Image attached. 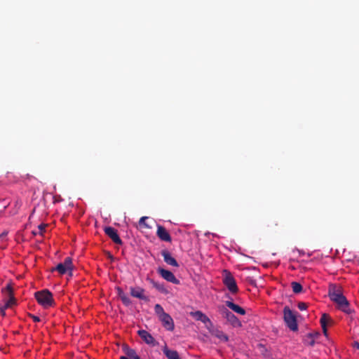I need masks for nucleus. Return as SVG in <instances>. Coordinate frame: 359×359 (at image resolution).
Masks as SVG:
<instances>
[{"mask_svg": "<svg viewBox=\"0 0 359 359\" xmlns=\"http://www.w3.org/2000/svg\"><path fill=\"white\" fill-rule=\"evenodd\" d=\"M211 334L224 342H226L229 340L228 336L226 334H224L222 330H219L218 329L212 330V333Z\"/></svg>", "mask_w": 359, "mask_h": 359, "instance_id": "nucleus-17", "label": "nucleus"}, {"mask_svg": "<svg viewBox=\"0 0 359 359\" xmlns=\"http://www.w3.org/2000/svg\"><path fill=\"white\" fill-rule=\"evenodd\" d=\"M290 285L292 289V292H302L303 289L302 285L298 282L293 281Z\"/></svg>", "mask_w": 359, "mask_h": 359, "instance_id": "nucleus-20", "label": "nucleus"}, {"mask_svg": "<svg viewBox=\"0 0 359 359\" xmlns=\"http://www.w3.org/2000/svg\"><path fill=\"white\" fill-rule=\"evenodd\" d=\"M6 292H13V290H15L11 283L6 284ZM1 292H5V291L4 290H2Z\"/></svg>", "mask_w": 359, "mask_h": 359, "instance_id": "nucleus-29", "label": "nucleus"}, {"mask_svg": "<svg viewBox=\"0 0 359 359\" xmlns=\"http://www.w3.org/2000/svg\"><path fill=\"white\" fill-rule=\"evenodd\" d=\"M131 296L140 299H147V297L144 293H130Z\"/></svg>", "mask_w": 359, "mask_h": 359, "instance_id": "nucleus-26", "label": "nucleus"}, {"mask_svg": "<svg viewBox=\"0 0 359 359\" xmlns=\"http://www.w3.org/2000/svg\"><path fill=\"white\" fill-rule=\"evenodd\" d=\"M122 349L127 357L130 358V359H133L137 355L136 351L134 349L130 348L127 344H123Z\"/></svg>", "mask_w": 359, "mask_h": 359, "instance_id": "nucleus-18", "label": "nucleus"}, {"mask_svg": "<svg viewBox=\"0 0 359 359\" xmlns=\"http://www.w3.org/2000/svg\"><path fill=\"white\" fill-rule=\"evenodd\" d=\"M342 289L340 285L338 284H330L329 285L328 292H341Z\"/></svg>", "mask_w": 359, "mask_h": 359, "instance_id": "nucleus-23", "label": "nucleus"}, {"mask_svg": "<svg viewBox=\"0 0 359 359\" xmlns=\"http://www.w3.org/2000/svg\"><path fill=\"white\" fill-rule=\"evenodd\" d=\"M120 359H128L127 356H121Z\"/></svg>", "mask_w": 359, "mask_h": 359, "instance_id": "nucleus-37", "label": "nucleus"}, {"mask_svg": "<svg viewBox=\"0 0 359 359\" xmlns=\"http://www.w3.org/2000/svg\"><path fill=\"white\" fill-rule=\"evenodd\" d=\"M224 317L226 318L228 322L231 323V325H233L235 327H241V322L238 320V318L231 311L228 310H225L224 311Z\"/></svg>", "mask_w": 359, "mask_h": 359, "instance_id": "nucleus-12", "label": "nucleus"}, {"mask_svg": "<svg viewBox=\"0 0 359 359\" xmlns=\"http://www.w3.org/2000/svg\"><path fill=\"white\" fill-rule=\"evenodd\" d=\"M163 352L168 359H181L177 351L170 350L166 346L163 348Z\"/></svg>", "mask_w": 359, "mask_h": 359, "instance_id": "nucleus-16", "label": "nucleus"}, {"mask_svg": "<svg viewBox=\"0 0 359 359\" xmlns=\"http://www.w3.org/2000/svg\"><path fill=\"white\" fill-rule=\"evenodd\" d=\"M209 320L210 318L205 314L203 313L201 321L205 324L209 323Z\"/></svg>", "mask_w": 359, "mask_h": 359, "instance_id": "nucleus-30", "label": "nucleus"}, {"mask_svg": "<svg viewBox=\"0 0 359 359\" xmlns=\"http://www.w3.org/2000/svg\"><path fill=\"white\" fill-rule=\"evenodd\" d=\"M226 305L229 308L231 309V310H233L234 312L240 314V315H245V311L244 309H243L242 307H241L240 306L234 304L233 302H230V301H226Z\"/></svg>", "mask_w": 359, "mask_h": 359, "instance_id": "nucleus-15", "label": "nucleus"}, {"mask_svg": "<svg viewBox=\"0 0 359 359\" xmlns=\"http://www.w3.org/2000/svg\"><path fill=\"white\" fill-rule=\"evenodd\" d=\"M160 321L162 323L163 326L169 331H172L174 330V321L172 317L168 313H165L158 318Z\"/></svg>", "mask_w": 359, "mask_h": 359, "instance_id": "nucleus-8", "label": "nucleus"}, {"mask_svg": "<svg viewBox=\"0 0 359 359\" xmlns=\"http://www.w3.org/2000/svg\"><path fill=\"white\" fill-rule=\"evenodd\" d=\"M250 284H251V285H252L253 287L257 288V289H258V290L259 289V288L257 287V284H256V283H255V280H251V281H250Z\"/></svg>", "mask_w": 359, "mask_h": 359, "instance_id": "nucleus-34", "label": "nucleus"}, {"mask_svg": "<svg viewBox=\"0 0 359 359\" xmlns=\"http://www.w3.org/2000/svg\"><path fill=\"white\" fill-rule=\"evenodd\" d=\"M6 236H7V233L3 232L2 233L0 234V240L3 241V240L6 239Z\"/></svg>", "mask_w": 359, "mask_h": 359, "instance_id": "nucleus-32", "label": "nucleus"}, {"mask_svg": "<svg viewBox=\"0 0 359 359\" xmlns=\"http://www.w3.org/2000/svg\"><path fill=\"white\" fill-rule=\"evenodd\" d=\"M46 226H47V224H41L39 225L38 229H39V233L40 235H43V232L46 230Z\"/></svg>", "mask_w": 359, "mask_h": 359, "instance_id": "nucleus-27", "label": "nucleus"}, {"mask_svg": "<svg viewBox=\"0 0 359 359\" xmlns=\"http://www.w3.org/2000/svg\"><path fill=\"white\" fill-rule=\"evenodd\" d=\"M154 311L158 318L161 317V316L164 315L165 313H166L164 311L163 307L158 304L155 305Z\"/></svg>", "mask_w": 359, "mask_h": 359, "instance_id": "nucleus-21", "label": "nucleus"}, {"mask_svg": "<svg viewBox=\"0 0 359 359\" xmlns=\"http://www.w3.org/2000/svg\"><path fill=\"white\" fill-rule=\"evenodd\" d=\"M104 231L105 234L110 238L112 241L118 245H121L123 243L121 239L120 238L117 230L111 226H106L104 229Z\"/></svg>", "mask_w": 359, "mask_h": 359, "instance_id": "nucleus-7", "label": "nucleus"}, {"mask_svg": "<svg viewBox=\"0 0 359 359\" xmlns=\"http://www.w3.org/2000/svg\"><path fill=\"white\" fill-rule=\"evenodd\" d=\"M133 359H141L139 355H136L135 358H133Z\"/></svg>", "mask_w": 359, "mask_h": 359, "instance_id": "nucleus-38", "label": "nucleus"}, {"mask_svg": "<svg viewBox=\"0 0 359 359\" xmlns=\"http://www.w3.org/2000/svg\"><path fill=\"white\" fill-rule=\"evenodd\" d=\"M283 320L286 326L293 332L298 330V324L296 313L292 311L289 306H285L283 309Z\"/></svg>", "mask_w": 359, "mask_h": 359, "instance_id": "nucleus-2", "label": "nucleus"}, {"mask_svg": "<svg viewBox=\"0 0 359 359\" xmlns=\"http://www.w3.org/2000/svg\"><path fill=\"white\" fill-rule=\"evenodd\" d=\"M149 217H146V216H144V217H142L140 220H139V225L140 227H144V228H146V229H150L151 226H149L147 224V223L146 222V220L148 219Z\"/></svg>", "mask_w": 359, "mask_h": 359, "instance_id": "nucleus-22", "label": "nucleus"}, {"mask_svg": "<svg viewBox=\"0 0 359 359\" xmlns=\"http://www.w3.org/2000/svg\"><path fill=\"white\" fill-rule=\"evenodd\" d=\"M118 298L120 299L126 306H129L131 303L128 293H118Z\"/></svg>", "mask_w": 359, "mask_h": 359, "instance_id": "nucleus-19", "label": "nucleus"}, {"mask_svg": "<svg viewBox=\"0 0 359 359\" xmlns=\"http://www.w3.org/2000/svg\"><path fill=\"white\" fill-rule=\"evenodd\" d=\"M158 273L159 274L166 280L172 283H177L179 281L175 278L174 274L166 269H158Z\"/></svg>", "mask_w": 359, "mask_h": 359, "instance_id": "nucleus-13", "label": "nucleus"}, {"mask_svg": "<svg viewBox=\"0 0 359 359\" xmlns=\"http://www.w3.org/2000/svg\"><path fill=\"white\" fill-rule=\"evenodd\" d=\"M205 326L210 334L212 333V330H215L217 329L214 327L210 320H209V323H205Z\"/></svg>", "mask_w": 359, "mask_h": 359, "instance_id": "nucleus-25", "label": "nucleus"}, {"mask_svg": "<svg viewBox=\"0 0 359 359\" xmlns=\"http://www.w3.org/2000/svg\"><path fill=\"white\" fill-rule=\"evenodd\" d=\"M107 257L108 259H109L111 261H114V256L110 253V252H107Z\"/></svg>", "mask_w": 359, "mask_h": 359, "instance_id": "nucleus-33", "label": "nucleus"}, {"mask_svg": "<svg viewBox=\"0 0 359 359\" xmlns=\"http://www.w3.org/2000/svg\"><path fill=\"white\" fill-rule=\"evenodd\" d=\"M161 255L163 257L164 262L167 264L172 266H175V267L179 266V264H178L177 260L171 256L170 253L168 250H162Z\"/></svg>", "mask_w": 359, "mask_h": 359, "instance_id": "nucleus-14", "label": "nucleus"}, {"mask_svg": "<svg viewBox=\"0 0 359 359\" xmlns=\"http://www.w3.org/2000/svg\"><path fill=\"white\" fill-rule=\"evenodd\" d=\"M34 297L44 309H48L55 304L52 293H34Z\"/></svg>", "mask_w": 359, "mask_h": 359, "instance_id": "nucleus-3", "label": "nucleus"}, {"mask_svg": "<svg viewBox=\"0 0 359 359\" xmlns=\"http://www.w3.org/2000/svg\"><path fill=\"white\" fill-rule=\"evenodd\" d=\"M190 315L194 318H195L196 320H199L201 321V318H202V316L203 315V313L201 312V311H194V312H191L190 313Z\"/></svg>", "mask_w": 359, "mask_h": 359, "instance_id": "nucleus-24", "label": "nucleus"}, {"mask_svg": "<svg viewBox=\"0 0 359 359\" xmlns=\"http://www.w3.org/2000/svg\"><path fill=\"white\" fill-rule=\"evenodd\" d=\"M313 344H314V341L313 340V341H311L310 345L313 346Z\"/></svg>", "mask_w": 359, "mask_h": 359, "instance_id": "nucleus-39", "label": "nucleus"}, {"mask_svg": "<svg viewBox=\"0 0 359 359\" xmlns=\"http://www.w3.org/2000/svg\"><path fill=\"white\" fill-rule=\"evenodd\" d=\"M138 334L146 344L152 346H155L158 344L155 339L147 331L140 330L138 331Z\"/></svg>", "mask_w": 359, "mask_h": 359, "instance_id": "nucleus-9", "label": "nucleus"}, {"mask_svg": "<svg viewBox=\"0 0 359 359\" xmlns=\"http://www.w3.org/2000/svg\"><path fill=\"white\" fill-rule=\"evenodd\" d=\"M156 235L158 238L163 241L165 242H171L172 238L168 233V231L165 229V228L161 225H157V231Z\"/></svg>", "mask_w": 359, "mask_h": 359, "instance_id": "nucleus-11", "label": "nucleus"}, {"mask_svg": "<svg viewBox=\"0 0 359 359\" xmlns=\"http://www.w3.org/2000/svg\"><path fill=\"white\" fill-rule=\"evenodd\" d=\"M72 269V261L70 257H66L63 263L58 264L55 268L52 269V271H57L60 274H65L68 270Z\"/></svg>", "mask_w": 359, "mask_h": 359, "instance_id": "nucleus-6", "label": "nucleus"}, {"mask_svg": "<svg viewBox=\"0 0 359 359\" xmlns=\"http://www.w3.org/2000/svg\"><path fill=\"white\" fill-rule=\"evenodd\" d=\"M29 316L36 323L40 321V318L36 316L29 313Z\"/></svg>", "mask_w": 359, "mask_h": 359, "instance_id": "nucleus-31", "label": "nucleus"}, {"mask_svg": "<svg viewBox=\"0 0 359 359\" xmlns=\"http://www.w3.org/2000/svg\"><path fill=\"white\" fill-rule=\"evenodd\" d=\"M16 304V299L13 295H9L6 298L2 299L0 303V313L4 316H6V310L12 308Z\"/></svg>", "mask_w": 359, "mask_h": 359, "instance_id": "nucleus-5", "label": "nucleus"}, {"mask_svg": "<svg viewBox=\"0 0 359 359\" xmlns=\"http://www.w3.org/2000/svg\"><path fill=\"white\" fill-rule=\"evenodd\" d=\"M354 346L356 347L357 348H359V343L358 342H355L354 343Z\"/></svg>", "mask_w": 359, "mask_h": 359, "instance_id": "nucleus-35", "label": "nucleus"}, {"mask_svg": "<svg viewBox=\"0 0 359 359\" xmlns=\"http://www.w3.org/2000/svg\"><path fill=\"white\" fill-rule=\"evenodd\" d=\"M320 323L323 329V332L325 335L327 334V326L332 325L334 323V320L327 313H323L320 319Z\"/></svg>", "mask_w": 359, "mask_h": 359, "instance_id": "nucleus-10", "label": "nucleus"}, {"mask_svg": "<svg viewBox=\"0 0 359 359\" xmlns=\"http://www.w3.org/2000/svg\"><path fill=\"white\" fill-rule=\"evenodd\" d=\"M330 299L337 305V308L343 312L350 314L352 310L349 306V302L343 293H328Z\"/></svg>", "mask_w": 359, "mask_h": 359, "instance_id": "nucleus-1", "label": "nucleus"}, {"mask_svg": "<svg viewBox=\"0 0 359 359\" xmlns=\"http://www.w3.org/2000/svg\"><path fill=\"white\" fill-rule=\"evenodd\" d=\"M223 273V283L229 292H238L237 284L232 274L226 270H224Z\"/></svg>", "mask_w": 359, "mask_h": 359, "instance_id": "nucleus-4", "label": "nucleus"}, {"mask_svg": "<svg viewBox=\"0 0 359 359\" xmlns=\"http://www.w3.org/2000/svg\"><path fill=\"white\" fill-rule=\"evenodd\" d=\"M39 292H49V290L48 289H43V290H40Z\"/></svg>", "mask_w": 359, "mask_h": 359, "instance_id": "nucleus-36", "label": "nucleus"}, {"mask_svg": "<svg viewBox=\"0 0 359 359\" xmlns=\"http://www.w3.org/2000/svg\"><path fill=\"white\" fill-rule=\"evenodd\" d=\"M307 308V304L304 302H299L298 304V309L301 311L306 310Z\"/></svg>", "mask_w": 359, "mask_h": 359, "instance_id": "nucleus-28", "label": "nucleus"}, {"mask_svg": "<svg viewBox=\"0 0 359 359\" xmlns=\"http://www.w3.org/2000/svg\"><path fill=\"white\" fill-rule=\"evenodd\" d=\"M37 233L35 231H33V234L36 235Z\"/></svg>", "mask_w": 359, "mask_h": 359, "instance_id": "nucleus-40", "label": "nucleus"}]
</instances>
